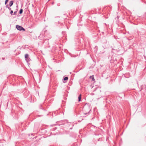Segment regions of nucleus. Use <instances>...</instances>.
Wrapping results in <instances>:
<instances>
[{"label":"nucleus","instance_id":"nucleus-10","mask_svg":"<svg viewBox=\"0 0 146 146\" xmlns=\"http://www.w3.org/2000/svg\"><path fill=\"white\" fill-rule=\"evenodd\" d=\"M8 0H6L5 2V4L6 5L7 3Z\"/></svg>","mask_w":146,"mask_h":146},{"label":"nucleus","instance_id":"nucleus-3","mask_svg":"<svg viewBox=\"0 0 146 146\" xmlns=\"http://www.w3.org/2000/svg\"><path fill=\"white\" fill-rule=\"evenodd\" d=\"M25 60L28 62V63H29V61L31 60L30 58L29 57V55L28 54H26L25 55Z\"/></svg>","mask_w":146,"mask_h":146},{"label":"nucleus","instance_id":"nucleus-12","mask_svg":"<svg viewBox=\"0 0 146 146\" xmlns=\"http://www.w3.org/2000/svg\"><path fill=\"white\" fill-rule=\"evenodd\" d=\"M8 9L10 10H11V8H10V7H8Z\"/></svg>","mask_w":146,"mask_h":146},{"label":"nucleus","instance_id":"nucleus-6","mask_svg":"<svg viewBox=\"0 0 146 146\" xmlns=\"http://www.w3.org/2000/svg\"><path fill=\"white\" fill-rule=\"evenodd\" d=\"M90 78L92 79V81H94L95 80V79H94V75H92V76H90Z\"/></svg>","mask_w":146,"mask_h":146},{"label":"nucleus","instance_id":"nucleus-9","mask_svg":"<svg viewBox=\"0 0 146 146\" xmlns=\"http://www.w3.org/2000/svg\"><path fill=\"white\" fill-rule=\"evenodd\" d=\"M68 79V78L67 77H64L63 79L64 80H67Z\"/></svg>","mask_w":146,"mask_h":146},{"label":"nucleus","instance_id":"nucleus-4","mask_svg":"<svg viewBox=\"0 0 146 146\" xmlns=\"http://www.w3.org/2000/svg\"><path fill=\"white\" fill-rule=\"evenodd\" d=\"M16 28L17 29V30L19 31H25V29L23 28L22 27L19 26L18 25H16Z\"/></svg>","mask_w":146,"mask_h":146},{"label":"nucleus","instance_id":"nucleus-7","mask_svg":"<svg viewBox=\"0 0 146 146\" xmlns=\"http://www.w3.org/2000/svg\"><path fill=\"white\" fill-rule=\"evenodd\" d=\"M78 100H81V94H80L78 97Z\"/></svg>","mask_w":146,"mask_h":146},{"label":"nucleus","instance_id":"nucleus-2","mask_svg":"<svg viewBox=\"0 0 146 146\" xmlns=\"http://www.w3.org/2000/svg\"><path fill=\"white\" fill-rule=\"evenodd\" d=\"M71 124L70 123L68 122L67 121H65L64 123H62L61 124H60L59 125H64L65 126V127L67 128L70 126Z\"/></svg>","mask_w":146,"mask_h":146},{"label":"nucleus","instance_id":"nucleus-11","mask_svg":"<svg viewBox=\"0 0 146 146\" xmlns=\"http://www.w3.org/2000/svg\"><path fill=\"white\" fill-rule=\"evenodd\" d=\"M13 13V11L12 10H11L10 13L11 15H12V14Z\"/></svg>","mask_w":146,"mask_h":146},{"label":"nucleus","instance_id":"nucleus-8","mask_svg":"<svg viewBox=\"0 0 146 146\" xmlns=\"http://www.w3.org/2000/svg\"><path fill=\"white\" fill-rule=\"evenodd\" d=\"M23 12V10L22 9H20L19 11V13L20 14H21Z\"/></svg>","mask_w":146,"mask_h":146},{"label":"nucleus","instance_id":"nucleus-5","mask_svg":"<svg viewBox=\"0 0 146 146\" xmlns=\"http://www.w3.org/2000/svg\"><path fill=\"white\" fill-rule=\"evenodd\" d=\"M13 1H11L10 2L9 4V6L10 7L11 6L13 5Z\"/></svg>","mask_w":146,"mask_h":146},{"label":"nucleus","instance_id":"nucleus-14","mask_svg":"<svg viewBox=\"0 0 146 146\" xmlns=\"http://www.w3.org/2000/svg\"><path fill=\"white\" fill-rule=\"evenodd\" d=\"M2 60H4L5 59V58H4L3 57V58H2Z\"/></svg>","mask_w":146,"mask_h":146},{"label":"nucleus","instance_id":"nucleus-16","mask_svg":"<svg viewBox=\"0 0 146 146\" xmlns=\"http://www.w3.org/2000/svg\"><path fill=\"white\" fill-rule=\"evenodd\" d=\"M62 125H60V126H61V127H63Z\"/></svg>","mask_w":146,"mask_h":146},{"label":"nucleus","instance_id":"nucleus-13","mask_svg":"<svg viewBox=\"0 0 146 146\" xmlns=\"http://www.w3.org/2000/svg\"><path fill=\"white\" fill-rule=\"evenodd\" d=\"M14 15H16L17 13V12L15 11V12H14Z\"/></svg>","mask_w":146,"mask_h":146},{"label":"nucleus","instance_id":"nucleus-15","mask_svg":"<svg viewBox=\"0 0 146 146\" xmlns=\"http://www.w3.org/2000/svg\"><path fill=\"white\" fill-rule=\"evenodd\" d=\"M6 7L7 8H8V7H8V5H6Z\"/></svg>","mask_w":146,"mask_h":146},{"label":"nucleus","instance_id":"nucleus-1","mask_svg":"<svg viewBox=\"0 0 146 146\" xmlns=\"http://www.w3.org/2000/svg\"><path fill=\"white\" fill-rule=\"evenodd\" d=\"M83 110L84 114L86 115L90 112V109L89 106L85 105L84 107Z\"/></svg>","mask_w":146,"mask_h":146},{"label":"nucleus","instance_id":"nucleus-17","mask_svg":"<svg viewBox=\"0 0 146 146\" xmlns=\"http://www.w3.org/2000/svg\"><path fill=\"white\" fill-rule=\"evenodd\" d=\"M72 129V128H70V129Z\"/></svg>","mask_w":146,"mask_h":146}]
</instances>
